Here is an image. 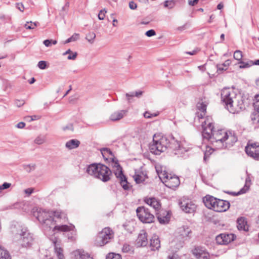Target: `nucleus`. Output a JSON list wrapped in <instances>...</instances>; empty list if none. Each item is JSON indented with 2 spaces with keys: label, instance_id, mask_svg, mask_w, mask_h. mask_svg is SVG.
<instances>
[{
  "label": "nucleus",
  "instance_id": "obj_1",
  "mask_svg": "<svg viewBox=\"0 0 259 259\" xmlns=\"http://www.w3.org/2000/svg\"><path fill=\"white\" fill-rule=\"evenodd\" d=\"M149 148L151 152L156 155H159L167 149L178 155L187 151V148L172 135L160 138L154 135L153 143L150 144Z\"/></svg>",
  "mask_w": 259,
  "mask_h": 259
},
{
  "label": "nucleus",
  "instance_id": "obj_2",
  "mask_svg": "<svg viewBox=\"0 0 259 259\" xmlns=\"http://www.w3.org/2000/svg\"><path fill=\"white\" fill-rule=\"evenodd\" d=\"M86 172L104 182H107L110 180V176L111 174V171L108 167L101 163L90 164L88 166Z\"/></svg>",
  "mask_w": 259,
  "mask_h": 259
},
{
  "label": "nucleus",
  "instance_id": "obj_3",
  "mask_svg": "<svg viewBox=\"0 0 259 259\" xmlns=\"http://www.w3.org/2000/svg\"><path fill=\"white\" fill-rule=\"evenodd\" d=\"M192 236V232L190 227L183 226L179 227L176 231V237L174 240L175 247L179 249L183 247L186 241H188Z\"/></svg>",
  "mask_w": 259,
  "mask_h": 259
},
{
  "label": "nucleus",
  "instance_id": "obj_4",
  "mask_svg": "<svg viewBox=\"0 0 259 259\" xmlns=\"http://www.w3.org/2000/svg\"><path fill=\"white\" fill-rule=\"evenodd\" d=\"M33 215L35 217L38 221L50 229L52 228L54 225V218H52L51 211H46L42 208H38L36 211H33Z\"/></svg>",
  "mask_w": 259,
  "mask_h": 259
},
{
  "label": "nucleus",
  "instance_id": "obj_5",
  "mask_svg": "<svg viewBox=\"0 0 259 259\" xmlns=\"http://www.w3.org/2000/svg\"><path fill=\"white\" fill-rule=\"evenodd\" d=\"M114 175L119 181L120 185L124 190H128L130 186L127 178L123 173L122 167L118 163V160L114 157Z\"/></svg>",
  "mask_w": 259,
  "mask_h": 259
},
{
  "label": "nucleus",
  "instance_id": "obj_6",
  "mask_svg": "<svg viewBox=\"0 0 259 259\" xmlns=\"http://www.w3.org/2000/svg\"><path fill=\"white\" fill-rule=\"evenodd\" d=\"M136 213L139 220L143 223L150 224L154 221V215L145 206L138 207L136 209Z\"/></svg>",
  "mask_w": 259,
  "mask_h": 259
},
{
  "label": "nucleus",
  "instance_id": "obj_7",
  "mask_svg": "<svg viewBox=\"0 0 259 259\" xmlns=\"http://www.w3.org/2000/svg\"><path fill=\"white\" fill-rule=\"evenodd\" d=\"M221 101L228 109L232 103H234L237 96L236 94L230 88H224L221 92Z\"/></svg>",
  "mask_w": 259,
  "mask_h": 259
},
{
  "label": "nucleus",
  "instance_id": "obj_8",
  "mask_svg": "<svg viewBox=\"0 0 259 259\" xmlns=\"http://www.w3.org/2000/svg\"><path fill=\"white\" fill-rule=\"evenodd\" d=\"M202 127L203 128L202 132L203 138L209 141L214 132V125L211 121V119L207 117L205 121L202 122Z\"/></svg>",
  "mask_w": 259,
  "mask_h": 259
},
{
  "label": "nucleus",
  "instance_id": "obj_9",
  "mask_svg": "<svg viewBox=\"0 0 259 259\" xmlns=\"http://www.w3.org/2000/svg\"><path fill=\"white\" fill-rule=\"evenodd\" d=\"M226 132L223 130L214 131L209 141L217 148L223 149L224 143L225 142V136Z\"/></svg>",
  "mask_w": 259,
  "mask_h": 259
},
{
  "label": "nucleus",
  "instance_id": "obj_10",
  "mask_svg": "<svg viewBox=\"0 0 259 259\" xmlns=\"http://www.w3.org/2000/svg\"><path fill=\"white\" fill-rule=\"evenodd\" d=\"M111 231L109 228H105L99 232L96 237L95 244L98 246H102L107 244L111 239Z\"/></svg>",
  "mask_w": 259,
  "mask_h": 259
},
{
  "label": "nucleus",
  "instance_id": "obj_11",
  "mask_svg": "<svg viewBox=\"0 0 259 259\" xmlns=\"http://www.w3.org/2000/svg\"><path fill=\"white\" fill-rule=\"evenodd\" d=\"M20 235L21 237L20 242L22 247H28L33 244L34 239L33 235L27 229H22Z\"/></svg>",
  "mask_w": 259,
  "mask_h": 259
},
{
  "label": "nucleus",
  "instance_id": "obj_12",
  "mask_svg": "<svg viewBox=\"0 0 259 259\" xmlns=\"http://www.w3.org/2000/svg\"><path fill=\"white\" fill-rule=\"evenodd\" d=\"M179 205L183 211L187 213H193L196 209V205L194 203L184 197L179 200Z\"/></svg>",
  "mask_w": 259,
  "mask_h": 259
},
{
  "label": "nucleus",
  "instance_id": "obj_13",
  "mask_svg": "<svg viewBox=\"0 0 259 259\" xmlns=\"http://www.w3.org/2000/svg\"><path fill=\"white\" fill-rule=\"evenodd\" d=\"M245 106L242 98L238 95L236 96L235 102L232 103L231 105L228 108V110L231 113L235 114L239 113L244 110Z\"/></svg>",
  "mask_w": 259,
  "mask_h": 259
},
{
  "label": "nucleus",
  "instance_id": "obj_14",
  "mask_svg": "<svg viewBox=\"0 0 259 259\" xmlns=\"http://www.w3.org/2000/svg\"><path fill=\"white\" fill-rule=\"evenodd\" d=\"M74 228L75 227L72 225H56L53 228V231L65 232L69 239L73 240L75 235Z\"/></svg>",
  "mask_w": 259,
  "mask_h": 259
},
{
  "label": "nucleus",
  "instance_id": "obj_15",
  "mask_svg": "<svg viewBox=\"0 0 259 259\" xmlns=\"http://www.w3.org/2000/svg\"><path fill=\"white\" fill-rule=\"evenodd\" d=\"M245 150L248 156L255 160H259V145L256 143L248 144Z\"/></svg>",
  "mask_w": 259,
  "mask_h": 259
},
{
  "label": "nucleus",
  "instance_id": "obj_16",
  "mask_svg": "<svg viewBox=\"0 0 259 259\" xmlns=\"http://www.w3.org/2000/svg\"><path fill=\"white\" fill-rule=\"evenodd\" d=\"M225 142L224 143V148H229L232 147L238 140L237 136L234 132L227 131L225 134Z\"/></svg>",
  "mask_w": 259,
  "mask_h": 259
},
{
  "label": "nucleus",
  "instance_id": "obj_17",
  "mask_svg": "<svg viewBox=\"0 0 259 259\" xmlns=\"http://www.w3.org/2000/svg\"><path fill=\"white\" fill-rule=\"evenodd\" d=\"M193 254L197 259H209V254L203 247L196 246L192 250Z\"/></svg>",
  "mask_w": 259,
  "mask_h": 259
},
{
  "label": "nucleus",
  "instance_id": "obj_18",
  "mask_svg": "<svg viewBox=\"0 0 259 259\" xmlns=\"http://www.w3.org/2000/svg\"><path fill=\"white\" fill-rule=\"evenodd\" d=\"M147 236V233L144 230L140 231L136 242L137 247H145L147 246L148 243Z\"/></svg>",
  "mask_w": 259,
  "mask_h": 259
},
{
  "label": "nucleus",
  "instance_id": "obj_19",
  "mask_svg": "<svg viewBox=\"0 0 259 259\" xmlns=\"http://www.w3.org/2000/svg\"><path fill=\"white\" fill-rule=\"evenodd\" d=\"M165 183L166 187L174 189L179 186L180 181L178 176L171 175L167 180H165Z\"/></svg>",
  "mask_w": 259,
  "mask_h": 259
},
{
  "label": "nucleus",
  "instance_id": "obj_20",
  "mask_svg": "<svg viewBox=\"0 0 259 259\" xmlns=\"http://www.w3.org/2000/svg\"><path fill=\"white\" fill-rule=\"evenodd\" d=\"M217 204L214 206V211L217 212H224L227 210L230 206L229 201L218 199Z\"/></svg>",
  "mask_w": 259,
  "mask_h": 259
},
{
  "label": "nucleus",
  "instance_id": "obj_21",
  "mask_svg": "<svg viewBox=\"0 0 259 259\" xmlns=\"http://www.w3.org/2000/svg\"><path fill=\"white\" fill-rule=\"evenodd\" d=\"M170 213L169 211L161 210L157 213V218L158 222L161 224H165L169 222L170 220Z\"/></svg>",
  "mask_w": 259,
  "mask_h": 259
},
{
  "label": "nucleus",
  "instance_id": "obj_22",
  "mask_svg": "<svg viewBox=\"0 0 259 259\" xmlns=\"http://www.w3.org/2000/svg\"><path fill=\"white\" fill-rule=\"evenodd\" d=\"M254 111L251 113L250 118L255 127H259V104H254Z\"/></svg>",
  "mask_w": 259,
  "mask_h": 259
},
{
  "label": "nucleus",
  "instance_id": "obj_23",
  "mask_svg": "<svg viewBox=\"0 0 259 259\" xmlns=\"http://www.w3.org/2000/svg\"><path fill=\"white\" fill-rule=\"evenodd\" d=\"M150 247L152 251L158 250L160 247V241L157 235H154L150 239Z\"/></svg>",
  "mask_w": 259,
  "mask_h": 259
},
{
  "label": "nucleus",
  "instance_id": "obj_24",
  "mask_svg": "<svg viewBox=\"0 0 259 259\" xmlns=\"http://www.w3.org/2000/svg\"><path fill=\"white\" fill-rule=\"evenodd\" d=\"M74 259H93L90 254L84 250H76L72 252Z\"/></svg>",
  "mask_w": 259,
  "mask_h": 259
},
{
  "label": "nucleus",
  "instance_id": "obj_25",
  "mask_svg": "<svg viewBox=\"0 0 259 259\" xmlns=\"http://www.w3.org/2000/svg\"><path fill=\"white\" fill-rule=\"evenodd\" d=\"M144 201L148 205L153 207L156 211H158L161 207L159 201L155 198H146Z\"/></svg>",
  "mask_w": 259,
  "mask_h": 259
},
{
  "label": "nucleus",
  "instance_id": "obj_26",
  "mask_svg": "<svg viewBox=\"0 0 259 259\" xmlns=\"http://www.w3.org/2000/svg\"><path fill=\"white\" fill-rule=\"evenodd\" d=\"M101 152L105 160L109 159L111 162L113 163V154L110 149L104 148L101 150Z\"/></svg>",
  "mask_w": 259,
  "mask_h": 259
},
{
  "label": "nucleus",
  "instance_id": "obj_27",
  "mask_svg": "<svg viewBox=\"0 0 259 259\" xmlns=\"http://www.w3.org/2000/svg\"><path fill=\"white\" fill-rule=\"evenodd\" d=\"M237 228L239 230L247 231L248 228L247 226V221L244 217H240L237 220Z\"/></svg>",
  "mask_w": 259,
  "mask_h": 259
},
{
  "label": "nucleus",
  "instance_id": "obj_28",
  "mask_svg": "<svg viewBox=\"0 0 259 259\" xmlns=\"http://www.w3.org/2000/svg\"><path fill=\"white\" fill-rule=\"evenodd\" d=\"M214 201L217 202L216 198L209 195H206L203 199L205 206L208 208L212 206V205L214 203Z\"/></svg>",
  "mask_w": 259,
  "mask_h": 259
},
{
  "label": "nucleus",
  "instance_id": "obj_29",
  "mask_svg": "<svg viewBox=\"0 0 259 259\" xmlns=\"http://www.w3.org/2000/svg\"><path fill=\"white\" fill-rule=\"evenodd\" d=\"M229 235L221 234L216 237L217 242L220 244H228L230 240L228 239Z\"/></svg>",
  "mask_w": 259,
  "mask_h": 259
},
{
  "label": "nucleus",
  "instance_id": "obj_30",
  "mask_svg": "<svg viewBox=\"0 0 259 259\" xmlns=\"http://www.w3.org/2000/svg\"><path fill=\"white\" fill-rule=\"evenodd\" d=\"M80 141L76 139H72L67 141L65 146L68 149H73L77 148L80 145Z\"/></svg>",
  "mask_w": 259,
  "mask_h": 259
},
{
  "label": "nucleus",
  "instance_id": "obj_31",
  "mask_svg": "<svg viewBox=\"0 0 259 259\" xmlns=\"http://www.w3.org/2000/svg\"><path fill=\"white\" fill-rule=\"evenodd\" d=\"M51 215H52V218H54V222H56L55 221V219H65L66 218V214L64 212L59 211H51ZM55 223H54V225Z\"/></svg>",
  "mask_w": 259,
  "mask_h": 259
},
{
  "label": "nucleus",
  "instance_id": "obj_32",
  "mask_svg": "<svg viewBox=\"0 0 259 259\" xmlns=\"http://www.w3.org/2000/svg\"><path fill=\"white\" fill-rule=\"evenodd\" d=\"M231 63V61L228 59L222 64H218L217 65L218 71L226 70L227 68L230 66Z\"/></svg>",
  "mask_w": 259,
  "mask_h": 259
},
{
  "label": "nucleus",
  "instance_id": "obj_33",
  "mask_svg": "<svg viewBox=\"0 0 259 259\" xmlns=\"http://www.w3.org/2000/svg\"><path fill=\"white\" fill-rule=\"evenodd\" d=\"M54 248L55 252L59 259H64V255L63 254V249L61 247H58L57 244V241H54Z\"/></svg>",
  "mask_w": 259,
  "mask_h": 259
},
{
  "label": "nucleus",
  "instance_id": "obj_34",
  "mask_svg": "<svg viewBox=\"0 0 259 259\" xmlns=\"http://www.w3.org/2000/svg\"><path fill=\"white\" fill-rule=\"evenodd\" d=\"M240 64L239 68L241 69L248 68L253 66V61L249 60L247 62H244L242 60L239 62Z\"/></svg>",
  "mask_w": 259,
  "mask_h": 259
},
{
  "label": "nucleus",
  "instance_id": "obj_35",
  "mask_svg": "<svg viewBox=\"0 0 259 259\" xmlns=\"http://www.w3.org/2000/svg\"><path fill=\"white\" fill-rule=\"evenodd\" d=\"M126 112V110H123L114 113V121L122 119L125 115Z\"/></svg>",
  "mask_w": 259,
  "mask_h": 259
},
{
  "label": "nucleus",
  "instance_id": "obj_36",
  "mask_svg": "<svg viewBox=\"0 0 259 259\" xmlns=\"http://www.w3.org/2000/svg\"><path fill=\"white\" fill-rule=\"evenodd\" d=\"M0 259H11L8 252L0 246Z\"/></svg>",
  "mask_w": 259,
  "mask_h": 259
},
{
  "label": "nucleus",
  "instance_id": "obj_37",
  "mask_svg": "<svg viewBox=\"0 0 259 259\" xmlns=\"http://www.w3.org/2000/svg\"><path fill=\"white\" fill-rule=\"evenodd\" d=\"M146 175L142 176L139 174H135L133 178L134 179L135 181L137 184H140L145 181L146 179Z\"/></svg>",
  "mask_w": 259,
  "mask_h": 259
},
{
  "label": "nucleus",
  "instance_id": "obj_38",
  "mask_svg": "<svg viewBox=\"0 0 259 259\" xmlns=\"http://www.w3.org/2000/svg\"><path fill=\"white\" fill-rule=\"evenodd\" d=\"M197 109L199 112H206L207 105L205 103L201 102L197 104Z\"/></svg>",
  "mask_w": 259,
  "mask_h": 259
},
{
  "label": "nucleus",
  "instance_id": "obj_39",
  "mask_svg": "<svg viewBox=\"0 0 259 259\" xmlns=\"http://www.w3.org/2000/svg\"><path fill=\"white\" fill-rule=\"evenodd\" d=\"M176 5V1L175 0L165 1L164 2V6L169 9H172Z\"/></svg>",
  "mask_w": 259,
  "mask_h": 259
},
{
  "label": "nucleus",
  "instance_id": "obj_40",
  "mask_svg": "<svg viewBox=\"0 0 259 259\" xmlns=\"http://www.w3.org/2000/svg\"><path fill=\"white\" fill-rule=\"evenodd\" d=\"M38 22H32L31 21L30 22H27L25 24V27L27 29H34L38 24Z\"/></svg>",
  "mask_w": 259,
  "mask_h": 259
},
{
  "label": "nucleus",
  "instance_id": "obj_41",
  "mask_svg": "<svg viewBox=\"0 0 259 259\" xmlns=\"http://www.w3.org/2000/svg\"><path fill=\"white\" fill-rule=\"evenodd\" d=\"M96 37V34L93 32H89L85 37L86 39L88 40L89 42L91 44H93L94 40V39Z\"/></svg>",
  "mask_w": 259,
  "mask_h": 259
},
{
  "label": "nucleus",
  "instance_id": "obj_42",
  "mask_svg": "<svg viewBox=\"0 0 259 259\" xmlns=\"http://www.w3.org/2000/svg\"><path fill=\"white\" fill-rule=\"evenodd\" d=\"M234 58L235 60L239 61V62L242 60V53L240 50H236L234 53Z\"/></svg>",
  "mask_w": 259,
  "mask_h": 259
},
{
  "label": "nucleus",
  "instance_id": "obj_43",
  "mask_svg": "<svg viewBox=\"0 0 259 259\" xmlns=\"http://www.w3.org/2000/svg\"><path fill=\"white\" fill-rule=\"evenodd\" d=\"M24 169L27 172H30L32 170H34L35 168V164H24L23 165Z\"/></svg>",
  "mask_w": 259,
  "mask_h": 259
},
{
  "label": "nucleus",
  "instance_id": "obj_44",
  "mask_svg": "<svg viewBox=\"0 0 259 259\" xmlns=\"http://www.w3.org/2000/svg\"><path fill=\"white\" fill-rule=\"evenodd\" d=\"M79 38V34L77 33L73 34L70 37L68 38L65 41V44L69 43L72 41H74Z\"/></svg>",
  "mask_w": 259,
  "mask_h": 259
},
{
  "label": "nucleus",
  "instance_id": "obj_45",
  "mask_svg": "<svg viewBox=\"0 0 259 259\" xmlns=\"http://www.w3.org/2000/svg\"><path fill=\"white\" fill-rule=\"evenodd\" d=\"M159 175V177L160 179H163L164 182H165V180H167V179L170 177L171 174H168L165 171H161L160 174L158 172Z\"/></svg>",
  "mask_w": 259,
  "mask_h": 259
},
{
  "label": "nucleus",
  "instance_id": "obj_46",
  "mask_svg": "<svg viewBox=\"0 0 259 259\" xmlns=\"http://www.w3.org/2000/svg\"><path fill=\"white\" fill-rule=\"evenodd\" d=\"M37 66L41 69H45L47 68V63L45 61H40L37 64Z\"/></svg>",
  "mask_w": 259,
  "mask_h": 259
},
{
  "label": "nucleus",
  "instance_id": "obj_47",
  "mask_svg": "<svg viewBox=\"0 0 259 259\" xmlns=\"http://www.w3.org/2000/svg\"><path fill=\"white\" fill-rule=\"evenodd\" d=\"M132 247L129 244H124L123 245V247H122V251L123 252H129L130 251H131L132 250Z\"/></svg>",
  "mask_w": 259,
  "mask_h": 259
},
{
  "label": "nucleus",
  "instance_id": "obj_48",
  "mask_svg": "<svg viewBox=\"0 0 259 259\" xmlns=\"http://www.w3.org/2000/svg\"><path fill=\"white\" fill-rule=\"evenodd\" d=\"M34 142L36 144L38 145H40L43 144L45 142V139L44 137H38L35 139Z\"/></svg>",
  "mask_w": 259,
  "mask_h": 259
},
{
  "label": "nucleus",
  "instance_id": "obj_49",
  "mask_svg": "<svg viewBox=\"0 0 259 259\" xmlns=\"http://www.w3.org/2000/svg\"><path fill=\"white\" fill-rule=\"evenodd\" d=\"M157 115L158 114L156 113L151 114L149 111H146L144 114V117L146 118H151L157 116Z\"/></svg>",
  "mask_w": 259,
  "mask_h": 259
},
{
  "label": "nucleus",
  "instance_id": "obj_50",
  "mask_svg": "<svg viewBox=\"0 0 259 259\" xmlns=\"http://www.w3.org/2000/svg\"><path fill=\"white\" fill-rule=\"evenodd\" d=\"M213 149H209L208 150H206L204 154V160L206 161V159L209 157V155L211 154L213 151Z\"/></svg>",
  "mask_w": 259,
  "mask_h": 259
},
{
  "label": "nucleus",
  "instance_id": "obj_51",
  "mask_svg": "<svg viewBox=\"0 0 259 259\" xmlns=\"http://www.w3.org/2000/svg\"><path fill=\"white\" fill-rule=\"evenodd\" d=\"M145 35L148 37H151L155 35L156 32L154 30L150 29L146 32Z\"/></svg>",
  "mask_w": 259,
  "mask_h": 259
},
{
  "label": "nucleus",
  "instance_id": "obj_52",
  "mask_svg": "<svg viewBox=\"0 0 259 259\" xmlns=\"http://www.w3.org/2000/svg\"><path fill=\"white\" fill-rule=\"evenodd\" d=\"M11 185V183L5 182L3 185H0V191L3 190L8 189Z\"/></svg>",
  "mask_w": 259,
  "mask_h": 259
},
{
  "label": "nucleus",
  "instance_id": "obj_53",
  "mask_svg": "<svg viewBox=\"0 0 259 259\" xmlns=\"http://www.w3.org/2000/svg\"><path fill=\"white\" fill-rule=\"evenodd\" d=\"M25 103V102L23 100H15V104L18 107H21L23 106Z\"/></svg>",
  "mask_w": 259,
  "mask_h": 259
},
{
  "label": "nucleus",
  "instance_id": "obj_54",
  "mask_svg": "<svg viewBox=\"0 0 259 259\" xmlns=\"http://www.w3.org/2000/svg\"><path fill=\"white\" fill-rule=\"evenodd\" d=\"M106 11L105 10H101L98 14V18L100 20H103L105 17V13Z\"/></svg>",
  "mask_w": 259,
  "mask_h": 259
},
{
  "label": "nucleus",
  "instance_id": "obj_55",
  "mask_svg": "<svg viewBox=\"0 0 259 259\" xmlns=\"http://www.w3.org/2000/svg\"><path fill=\"white\" fill-rule=\"evenodd\" d=\"M129 7L132 10H135L137 7V5L135 2L131 1L129 3Z\"/></svg>",
  "mask_w": 259,
  "mask_h": 259
},
{
  "label": "nucleus",
  "instance_id": "obj_56",
  "mask_svg": "<svg viewBox=\"0 0 259 259\" xmlns=\"http://www.w3.org/2000/svg\"><path fill=\"white\" fill-rule=\"evenodd\" d=\"M43 43L46 47H50L52 45V39H46Z\"/></svg>",
  "mask_w": 259,
  "mask_h": 259
},
{
  "label": "nucleus",
  "instance_id": "obj_57",
  "mask_svg": "<svg viewBox=\"0 0 259 259\" xmlns=\"http://www.w3.org/2000/svg\"><path fill=\"white\" fill-rule=\"evenodd\" d=\"M167 259H180V258L178 254L174 253L171 255H168Z\"/></svg>",
  "mask_w": 259,
  "mask_h": 259
},
{
  "label": "nucleus",
  "instance_id": "obj_58",
  "mask_svg": "<svg viewBox=\"0 0 259 259\" xmlns=\"http://www.w3.org/2000/svg\"><path fill=\"white\" fill-rule=\"evenodd\" d=\"M63 130L64 131H66V130H68L73 131V125H72V124H69V125L65 126L63 127Z\"/></svg>",
  "mask_w": 259,
  "mask_h": 259
},
{
  "label": "nucleus",
  "instance_id": "obj_59",
  "mask_svg": "<svg viewBox=\"0 0 259 259\" xmlns=\"http://www.w3.org/2000/svg\"><path fill=\"white\" fill-rule=\"evenodd\" d=\"M77 54L76 52L73 53L72 55H70L67 57L68 60H75L77 57Z\"/></svg>",
  "mask_w": 259,
  "mask_h": 259
},
{
  "label": "nucleus",
  "instance_id": "obj_60",
  "mask_svg": "<svg viewBox=\"0 0 259 259\" xmlns=\"http://www.w3.org/2000/svg\"><path fill=\"white\" fill-rule=\"evenodd\" d=\"M199 2V0H188V4L191 6H194L196 5Z\"/></svg>",
  "mask_w": 259,
  "mask_h": 259
},
{
  "label": "nucleus",
  "instance_id": "obj_61",
  "mask_svg": "<svg viewBox=\"0 0 259 259\" xmlns=\"http://www.w3.org/2000/svg\"><path fill=\"white\" fill-rule=\"evenodd\" d=\"M25 126V123L24 122H20L16 124V127L18 128H23Z\"/></svg>",
  "mask_w": 259,
  "mask_h": 259
},
{
  "label": "nucleus",
  "instance_id": "obj_62",
  "mask_svg": "<svg viewBox=\"0 0 259 259\" xmlns=\"http://www.w3.org/2000/svg\"><path fill=\"white\" fill-rule=\"evenodd\" d=\"M69 7V3L68 2H67L65 5L62 8V11H67L68 8Z\"/></svg>",
  "mask_w": 259,
  "mask_h": 259
},
{
  "label": "nucleus",
  "instance_id": "obj_63",
  "mask_svg": "<svg viewBox=\"0 0 259 259\" xmlns=\"http://www.w3.org/2000/svg\"><path fill=\"white\" fill-rule=\"evenodd\" d=\"M25 193L28 195H31L33 192V188H28L24 190Z\"/></svg>",
  "mask_w": 259,
  "mask_h": 259
},
{
  "label": "nucleus",
  "instance_id": "obj_64",
  "mask_svg": "<svg viewBox=\"0 0 259 259\" xmlns=\"http://www.w3.org/2000/svg\"><path fill=\"white\" fill-rule=\"evenodd\" d=\"M206 114V112H200V113H199V112H197V117L199 119H201V118H203L204 116V115H205Z\"/></svg>",
  "mask_w": 259,
  "mask_h": 259
}]
</instances>
